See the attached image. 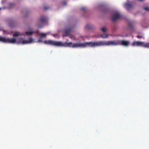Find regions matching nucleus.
I'll list each match as a JSON object with an SVG mask.
<instances>
[{
  "label": "nucleus",
  "instance_id": "obj_26",
  "mask_svg": "<svg viewBox=\"0 0 149 149\" xmlns=\"http://www.w3.org/2000/svg\"><path fill=\"white\" fill-rule=\"evenodd\" d=\"M2 9V8H0V10H1Z\"/></svg>",
  "mask_w": 149,
  "mask_h": 149
},
{
  "label": "nucleus",
  "instance_id": "obj_1",
  "mask_svg": "<svg viewBox=\"0 0 149 149\" xmlns=\"http://www.w3.org/2000/svg\"><path fill=\"white\" fill-rule=\"evenodd\" d=\"M129 44L130 41H125L123 40L100 41V46L122 45L125 46H128Z\"/></svg>",
  "mask_w": 149,
  "mask_h": 149
},
{
  "label": "nucleus",
  "instance_id": "obj_14",
  "mask_svg": "<svg viewBox=\"0 0 149 149\" xmlns=\"http://www.w3.org/2000/svg\"><path fill=\"white\" fill-rule=\"evenodd\" d=\"M40 36L41 37H45L46 36V34L43 33H41L40 34Z\"/></svg>",
  "mask_w": 149,
  "mask_h": 149
},
{
  "label": "nucleus",
  "instance_id": "obj_13",
  "mask_svg": "<svg viewBox=\"0 0 149 149\" xmlns=\"http://www.w3.org/2000/svg\"><path fill=\"white\" fill-rule=\"evenodd\" d=\"M20 35V33L19 32H17L15 33L13 35V38L15 37L18 36Z\"/></svg>",
  "mask_w": 149,
  "mask_h": 149
},
{
  "label": "nucleus",
  "instance_id": "obj_8",
  "mask_svg": "<svg viewBox=\"0 0 149 149\" xmlns=\"http://www.w3.org/2000/svg\"><path fill=\"white\" fill-rule=\"evenodd\" d=\"M124 7L128 10H129L133 8V6L132 4V2L130 3H126L124 4Z\"/></svg>",
  "mask_w": 149,
  "mask_h": 149
},
{
  "label": "nucleus",
  "instance_id": "obj_3",
  "mask_svg": "<svg viewBox=\"0 0 149 149\" xmlns=\"http://www.w3.org/2000/svg\"><path fill=\"white\" fill-rule=\"evenodd\" d=\"M88 45L91 47H95L100 46V41L95 42H86L84 43H74L73 44L72 46L73 47H85Z\"/></svg>",
  "mask_w": 149,
  "mask_h": 149
},
{
  "label": "nucleus",
  "instance_id": "obj_15",
  "mask_svg": "<svg viewBox=\"0 0 149 149\" xmlns=\"http://www.w3.org/2000/svg\"><path fill=\"white\" fill-rule=\"evenodd\" d=\"M101 30L103 32H106L107 31V29L105 27H103L101 29Z\"/></svg>",
  "mask_w": 149,
  "mask_h": 149
},
{
  "label": "nucleus",
  "instance_id": "obj_2",
  "mask_svg": "<svg viewBox=\"0 0 149 149\" xmlns=\"http://www.w3.org/2000/svg\"><path fill=\"white\" fill-rule=\"evenodd\" d=\"M43 42L46 44L50 45L57 47L70 46V45L72 44L71 42L69 43L66 42L63 43L61 42L55 41L51 40H46Z\"/></svg>",
  "mask_w": 149,
  "mask_h": 149
},
{
  "label": "nucleus",
  "instance_id": "obj_7",
  "mask_svg": "<svg viewBox=\"0 0 149 149\" xmlns=\"http://www.w3.org/2000/svg\"><path fill=\"white\" fill-rule=\"evenodd\" d=\"M33 40L31 38H29V40L22 39V41L19 42V43H21L22 44H29L32 43Z\"/></svg>",
  "mask_w": 149,
  "mask_h": 149
},
{
  "label": "nucleus",
  "instance_id": "obj_11",
  "mask_svg": "<svg viewBox=\"0 0 149 149\" xmlns=\"http://www.w3.org/2000/svg\"><path fill=\"white\" fill-rule=\"evenodd\" d=\"M36 33L35 31H31L29 32H26L25 33L27 36H31L32 35L33 33Z\"/></svg>",
  "mask_w": 149,
  "mask_h": 149
},
{
  "label": "nucleus",
  "instance_id": "obj_25",
  "mask_svg": "<svg viewBox=\"0 0 149 149\" xmlns=\"http://www.w3.org/2000/svg\"><path fill=\"white\" fill-rule=\"evenodd\" d=\"M86 27H87V28H89V29L90 28V27H88L87 26H86Z\"/></svg>",
  "mask_w": 149,
  "mask_h": 149
},
{
  "label": "nucleus",
  "instance_id": "obj_20",
  "mask_svg": "<svg viewBox=\"0 0 149 149\" xmlns=\"http://www.w3.org/2000/svg\"><path fill=\"white\" fill-rule=\"evenodd\" d=\"M14 6V4L13 3H10V8H11L13 7Z\"/></svg>",
  "mask_w": 149,
  "mask_h": 149
},
{
  "label": "nucleus",
  "instance_id": "obj_19",
  "mask_svg": "<svg viewBox=\"0 0 149 149\" xmlns=\"http://www.w3.org/2000/svg\"><path fill=\"white\" fill-rule=\"evenodd\" d=\"M38 42H43L41 38H39L38 40Z\"/></svg>",
  "mask_w": 149,
  "mask_h": 149
},
{
  "label": "nucleus",
  "instance_id": "obj_17",
  "mask_svg": "<svg viewBox=\"0 0 149 149\" xmlns=\"http://www.w3.org/2000/svg\"><path fill=\"white\" fill-rule=\"evenodd\" d=\"M81 9L82 10L85 11L86 10V8L85 7H82L81 8Z\"/></svg>",
  "mask_w": 149,
  "mask_h": 149
},
{
  "label": "nucleus",
  "instance_id": "obj_9",
  "mask_svg": "<svg viewBox=\"0 0 149 149\" xmlns=\"http://www.w3.org/2000/svg\"><path fill=\"white\" fill-rule=\"evenodd\" d=\"M47 17H42L40 19V22L42 23H45L47 21Z\"/></svg>",
  "mask_w": 149,
  "mask_h": 149
},
{
  "label": "nucleus",
  "instance_id": "obj_16",
  "mask_svg": "<svg viewBox=\"0 0 149 149\" xmlns=\"http://www.w3.org/2000/svg\"><path fill=\"white\" fill-rule=\"evenodd\" d=\"M49 8V7L48 6H44V9L45 10H47Z\"/></svg>",
  "mask_w": 149,
  "mask_h": 149
},
{
  "label": "nucleus",
  "instance_id": "obj_22",
  "mask_svg": "<svg viewBox=\"0 0 149 149\" xmlns=\"http://www.w3.org/2000/svg\"><path fill=\"white\" fill-rule=\"evenodd\" d=\"M63 4L64 5H66V3L65 1H64L63 3Z\"/></svg>",
  "mask_w": 149,
  "mask_h": 149
},
{
  "label": "nucleus",
  "instance_id": "obj_12",
  "mask_svg": "<svg viewBox=\"0 0 149 149\" xmlns=\"http://www.w3.org/2000/svg\"><path fill=\"white\" fill-rule=\"evenodd\" d=\"M100 36L101 37L103 38H107L108 37V35L105 33L101 35Z\"/></svg>",
  "mask_w": 149,
  "mask_h": 149
},
{
  "label": "nucleus",
  "instance_id": "obj_6",
  "mask_svg": "<svg viewBox=\"0 0 149 149\" xmlns=\"http://www.w3.org/2000/svg\"><path fill=\"white\" fill-rule=\"evenodd\" d=\"M121 15L117 11L114 12L112 16V20L113 21H115L121 18Z\"/></svg>",
  "mask_w": 149,
  "mask_h": 149
},
{
  "label": "nucleus",
  "instance_id": "obj_18",
  "mask_svg": "<svg viewBox=\"0 0 149 149\" xmlns=\"http://www.w3.org/2000/svg\"><path fill=\"white\" fill-rule=\"evenodd\" d=\"M144 9L145 10H147L148 11H149V8L148 7H147L144 8Z\"/></svg>",
  "mask_w": 149,
  "mask_h": 149
},
{
  "label": "nucleus",
  "instance_id": "obj_24",
  "mask_svg": "<svg viewBox=\"0 0 149 149\" xmlns=\"http://www.w3.org/2000/svg\"><path fill=\"white\" fill-rule=\"evenodd\" d=\"M144 0H138V1H143Z\"/></svg>",
  "mask_w": 149,
  "mask_h": 149
},
{
  "label": "nucleus",
  "instance_id": "obj_5",
  "mask_svg": "<svg viewBox=\"0 0 149 149\" xmlns=\"http://www.w3.org/2000/svg\"><path fill=\"white\" fill-rule=\"evenodd\" d=\"M0 41L6 43H15L16 42V39L14 38H6L5 37L0 36Z\"/></svg>",
  "mask_w": 149,
  "mask_h": 149
},
{
  "label": "nucleus",
  "instance_id": "obj_10",
  "mask_svg": "<svg viewBox=\"0 0 149 149\" xmlns=\"http://www.w3.org/2000/svg\"><path fill=\"white\" fill-rule=\"evenodd\" d=\"M71 31H72V29L70 28L68 30H65V31L64 32H65V34L66 35H68L70 34V32H71Z\"/></svg>",
  "mask_w": 149,
  "mask_h": 149
},
{
  "label": "nucleus",
  "instance_id": "obj_27",
  "mask_svg": "<svg viewBox=\"0 0 149 149\" xmlns=\"http://www.w3.org/2000/svg\"><path fill=\"white\" fill-rule=\"evenodd\" d=\"M38 32H37V34H38Z\"/></svg>",
  "mask_w": 149,
  "mask_h": 149
},
{
  "label": "nucleus",
  "instance_id": "obj_21",
  "mask_svg": "<svg viewBox=\"0 0 149 149\" xmlns=\"http://www.w3.org/2000/svg\"><path fill=\"white\" fill-rule=\"evenodd\" d=\"M137 37L138 38H143L142 36H137Z\"/></svg>",
  "mask_w": 149,
  "mask_h": 149
},
{
  "label": "nucleus",
  "instance_id": "obj_23",
  "mask_svg": "<svg viewBox=\"0 0 149 149\" xmlns=\"http://www.w3.org/2000/svg\"><path fill=\"white\" fill-rule=\"evenodd\" d=\"M37 26H38L39 28H40L41 27V26H39L38 25H37Z\"/></svg>",
  "mask_w": 149,
  "mask_h": 149
},
{
  "label": "nucleus",
  "instance_id": "obj_4",
  "mask_svg": "<svg viewBox=\"0 0 149 149\" xmlns=\"http://www.w3.org/2000/svg\"><path fill=\"white\" fill-rule=\"evenodd\" d=\"M132 46H141L149 48V42L145 43L143 42L134 41L132 45Z\"/></svg>",
  "mask_w": 149,
  "mask_h": 149
}]
</instances>
